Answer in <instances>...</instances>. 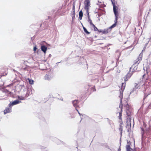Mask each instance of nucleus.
<instances>
[{"mask_svg":"<svg viewBox=\"0 0 151 151\" xmlns=\"http://www.w3.org/2000/svg\"><path fill=\"white\" fill-rule=\"evenodd\" d=\"M119 96L120 98V104L119 106V108L120 109H119L118 108H117V110L116 111V114H119V116H118L119 119L121 120L120 122V124L119 127V130L120 131L121 134L122 133L123 128V124L122 119V113L123 111V105L122 104V99L123 98L122 94Z\"/></svg>","mask_w":151,"mask_h":151,"instance_id":"obj_1","label":"nucleus"},{"mask_svg":"<svg viewBox=\"0 0 151 151\" xmlns=\"http://www.w3.org/2000/svg\"><path fill=\"white\" fill-rule=\"evenodd\" d=\"M132 74L133 73L131 72L130 73H129L124 77V83H122L121 88L119 90V94L118 96V97L120 98H120L119 96L121 94H122L123 96V92L126 86V82L131 77Z\"/></svg>","mask_w":151,"mask_h":151,"instance_id":"obj_2","label":"nucleus"},{"mask_svg":"<svg viewBox=\"0 0 151 151\" xmlns=\"http://www.w3.org/2000/svg\"><path fill=\"white\" fill-rule=\"evenodd\" d=\"M141 133L142 137H148L150 135H151V127H149L148 129H146V131H145L144 129L141 127Z\"/></svg>","mask_w":151,"mask_h":151,"instance_id":"obj_3","label":"nucleus"},{"mask_svg":"<svg viewBox=\"0 0 151 151\" xmlns=\"http://www.w3.org/2000/svg\"><path fill=\"white\" fill-rule=\"evenodd\" d=\"M90 1L91 0H85L84 1V9L86 11V13L88 18H89V11L91 7Z\"/></svg>","mask_w":151,"mask_h":151,"instance_id":"obj_4","label":"nucleus"},{"mask_svg":"<svg viewBox=\"0 0 151 151\" xmlns=\"http://www.w3.org/2000/svg\"><path fill=\"white\" fill-rule=\"evenodd\" d=\"M115 15V20L114 21V23L111 26V27H115L117 24V20L119 15V13L118 12H114Z\"/></svg>","mask_w":151,"mask_h":151,"instance_id":"obj_5","label":"nucleus"},{"mask_svg":"<svg viewBox=\"0 0 151 151\" xmlns=\"http://www.w3.org/2000/svg\"><path fill=\"white\" fill-rule=\"evenodd\" d=\"M12 111V107L8 105V106L6 107L4 111V114H5L7 113H10Z\"/></svg>","mask_w":151,"mask_h":151,"instance_id":"obj_6","label":"nucleus"},{"mask_svg":"<svg viewBox=\"0 0 151 151\" xmlns=\"http://www.w3.org/2000/svg\"><path fill=\"white\" fill-rule=\"evenodd\" d=\"M145 83H143L142 81H141L139 82H138V83H135V88L136 89H139L141 86H142Z\"/></svg>","mask_w":151,"mask_h":151,"instance_id":"obj_7","label":"nucleus"},{"mask_svg":"<svg viewBox=\"0 0 151 151\" xmlns=\"http://www.w3.org/2000/svg\"><path fill=\"white\" fill-rule=\"evenodd\" d=\"M79 102L77 100H75L73 101V106L75 107L77 111L78 112L79 114H80V113L78 112V110L77 109L78 107H79V106L78 105V104Z\"/></svg>","mask_w":151,"mask_h":151,"instance_id":"obj_8","label":"nucleus"},{"mask_svg":"<svg viewBox=\"0 0 151 151\" xmlns=\"http://www.w3.org/2000/svg\"><path fill=\"white\" fill-rule=\"evenodd\" d=\"M135 65L136 64H135L134 63L133 65L130 68V71H131V70H132V71H131L132 73H133L137 69L138 65Z\"/></svg>","mask_w":151,"mask_h":151,"instance_id":"obj_9","label":"nucleus"},{"mask_svg":"<svg viewBox=\"0 0 151 151\" xmlns=\"http://www.w3.org/2000/svg\"><path fill=\"white\" fill-rule=\"evenodd\" d=\"M122 104H123L122 103ZM122 105H123V104H122ZM123 105H124V107L125 108V109H126V112L127 113V115L128 116H130V114L129 113H128V112H127V111L128 110H129V106L128 103L126 101V104H124V105H123Z\"/></svg>","mask_w":151,"mask_h":151,"instance_id":"obj_10","label":"nucleus"},{"mask_svg":"<svg viewBox=\"0 0 151 151\" xmlns=\"http://www.w3.org/2000/svg\"><path fill=\"white\" fill-rule=\"evenodd\" d=\"M114 27H111V26L109 28L106 29H104V30H103V34H107L109 32H111V29Z\"/></svg>","mask_w":151,"mask_h":151,"instance_id":"obj_11","label":"nucleus"},{"mask_svg":"<svg viewBox=\"0 0 151 151\" xmlns=\"http://www.w3.org/2000/svg\"><path fill=\"white\" fill-rule=\"evenodd\" d=\"M21 102V101H19V100H17L14 101L12 102H11L9 104L10 106L12 107L13 106L19 104Z\"/></svg>","mask_w":151,"mask_h":151,"instance_id":"obj_12","label":"nucleus"},{"mask_svg":"<svg viewBox=\"0 0 151 151\" xmlns=\"http://www.w3.org/2000/svg\"><path fill=\"white\" fill-rule=\"evenodd\" d=\"M52 76L51 74H46L44 77L45 80L50 81L52 78Z\"/></svg>","mask_w":151,"mask_h":151,"instance_id":"obj_13","label":"nucleus"},{"mask_svg":"<svg viewBox=\"0 0 151 151\" xmlns=\"http://www.w3.org/2000/svg\"><path fill=\"white\" fill-rule=\"evenodd\" d=\"M142 60V58L141 57H139L137 58L135 60L134 64H137V65H138V64L140 63L141 61Z\"/></svg>","mask_w":151,"mask_h":151,"instance_id":"obj_14","label":"nucleus"},{"mask_svg":"<svg viewBox=\"0 0 151 151\" xmlns=\"http://www.w3.org/2000/svg\"><path fill=\"white\" fill-rule=\"evenodd\" d=\"M89 86H87L85 87L84 89V93H88L89 91Z\"/></svg>","mask_w":151,"mask_h":151,"instance_id":"obj_15","label":"nucleus"},{"mask_svg":"<svg viewBox=\"0 0 151 151\" xmlns=\"http://www.w3.org/2000/svg\"><path fill=\"white\" fill-rule=\"evenodd\" d=\"M41 50L45 53L47 50V47L44 45H42L41 46Z\"/></svg>","mask_w":151,"mask_h":151,"instance_id":"obj_16","label":"nucleus"},{"mask_svg":"<svg viewBox=\"0 0 151 151\" xmlns=\"http://www.w3.org/2000/svg\"><path fill=\"white\" fill-rule=\"evenodd\" d=\"M114 6H113V10L114 12H118V6H116V5H114Z\"/></svg>","mask_w":151,"mask_h":151,"instance_id":"obj_17","label":"nucleus"},{"mask_svg":"<svg viewBox=\"0 0 151 151\" xmlns=\"http://www.w3.org/2000/svg\"><path fill=\"white\" fill-rule=\"evenodd\" d=\"M79 18L80 20L82 19V17L83 16V13L82 10L80 11L79 13Z\"/></svg>","mask_w":151,"mask_h":151,"instance_id":"obj_18","label":"nucleus"},{"mask_svg":"<svg viewBox=\"0 0 151 151\" xmlns=\"http://www.w3.org/2000/svg\"><path fill=\"white\" fill-rule=\"evenodd\" d=\"M127 151H132L133 149H132L129 145H127L126 147Z\"/></svg>","mask_w":151,"mask_h":151,"instance_id":"obj_19","label":"nucleus"},{"mask_svg":"<svg viewBox=\"0 0 151 151\" xmlns=\"http://www.w3.org/2000/svg\"><path fill=\"white\" fill-rule=\"evenodd\" d=\"M83 28L84 30V32L87 34L88 35L90 34V32H88L87 30L83 26Z\"/></svg>","mask_w":151,"mask_h":151,"instance_id":"obj_20","label":"nucleus"},{"mask_svg":"<svg viewBox=\"0 0 151 151\" xmlns=\"http://www.w3.org/2000/svg\"><path fill=\"white\" fill-rule=\"evenodd\" d=\"M88 18V22H89V23H90V24L92 26H93V25H94V24L93 23L92 20L90 19L89 16V18Z\"/></svg>","mask_w":151,"mask_h":151,"instance_id":"obj_21","label":"nucleus"},{"mask_svg":"<svg viewBox=\"0 0 151 151\" xmlns=\"http://www.w3.org/2000/svg\"><path fill=\"white\" fill-rule=\"evenodd\" d=\"M29 80V83L30 84H32L34 83V81L32 80H30L29 78H28Z\"/></svg>","mask_w":151,"mask_h":151,"instance_id":"obj_22","label":"nucleus"},{"mask_svg":"<svg viewBox=\"0 0 151 151\" xmlns=\"http://www.w3.org/2000/svg\"><path fill=\"white\" fill-rule=\"evenodd\" d=\"M92 26L93 28L94 31H98V28L95 26L94 24Z\"/></svg>","mask_w":151,"mask_h":151,"instance_id":"obj_23","label":"nucleus"},{"mask_svg":"<svg viewBox=\"0 0 151 151\" xmlns=\"http://www.w3.org/2000/svg\"><path fill=\"white\" fill-rule=\"evenodd\" d=\"M75 2H73V9H72V10L73 11H75Z\"/></svg>","mask_w":151,"mask_h":151,"instance_id":"obj_24","label":"nucleus"},{"mask_svg":"<svg viewBox=\"0 0 151 151\" xmlns=\"http://www.w3.org/2000/svg\"><path fill=\"white\" fill-rule=\"evenodd\" d=\"M75 11H73V12L72 13V15H73L72 18H74L75 17Z\"/></svg>","mask_w":151,"mask_h":151,"instance_id":"obj_25","label":"nucleus"},{"mask_svg":"<svg viewBox=\"0 0 151 151\" xmlns=\"http://www.w3.org/2000/svg\"><path fill=\"white\" fill-rule=\"evenodd\" d=\"M111 2L112 3V4L113 5V6H114V5H115V0H111Z\"/></svg>","mask_w":151,"mask_h":151,"instance_id":"obj_26","label":"nucleus"},{"mask_svg":"<svg viewBox=\"0 0 151 151\" xmlns=\"http://www.w3.org/2000/svg\"><path fill=\"white\" fill-rule=\"evenodd\" d=\"M18 98L20 100H23L24 99V97L20 98V97L18 96Z\"/></svg>","mask_w":151,"mask_h":151,"instance_id":"obj_27","label":"nucleus"},{"mask_svg":"<svg viewBox=\"0 0 151 151\" xmlns=\"http://www.w3.org/2000/svg\"><path fill=\"white\" fill-rule=\"evenodd\" d=\"M148 96V95H145L144 97L143 98V100H144L147 97V96Z\"/></svg>","mask_w":151,"mask_h":151,"instance_id":"obj_28","label":"nucleus"},{"mask_svg":"<svg viewBox=\"0 0 151 151\" xmlns=\"http://www.w3.org/2000/svg\"><path fill=\"white\" fill-rule=\"evenodd\" d=\"M37 49V48L36 46H35L34 47L33 50L35 51Z\"/></svg>","mask_w":151,"mask_h":151,"instance_id":"obj_29","label":"nucleus"},{"mask_svg":"<svg viewBox=\"0 0 151 151\" xmlns=\"http://www.w3.org/2000/svg\"><path fill=\"white\" fill-rule=\"evenodd\" d=\"M98 32H102L103 33V30H98Z\"/></svg>","mask_w":151,"mask_h":151,"instance_id":"obj_30","label":"nucleus"},{"mask_svg":"<svg viewBox=\"0 0 151 151\" xmlns=\"http://www.w3.org/2000/svg\"><path fill=\"white\" fill-rule=\"evenodd\" d=\"M145 74H144L143 75V76H142V78H145Z\"/></svg>","mask_w":151,"mask_h":151,"instance_id":"obj_31","label":"nucleus"},{"mask_svg":"<svg viewBox=\"0 0 151 151\" xmlns=\"http://www.w3.org/2000/svg\"><path fill=\"white\" fill-rule=\"evenodd\" d=\"M8 93L9 94H11V92H10L9 91H7Z\"/></svg>","mask_w":151,"mask_h":151,"instance_id":"obj_32","label":"nucleus"},{"mask_svg":"<svg viewBox=\"0 0 151 151\" xmlns=\"http://www.w3.org/2000/svg\"><path fill=\"white\" fill-rule=\"evenodd\" d=\"M131 120V119L130 118V127L131 126V123H130Z\"/></svg>","mask_w":151,"mask_h":151,"instance_id":"obj_33","label":"nucleus"},{"mask_svg":"<svg viewBox=\"0 0 151 151\" xmlns=\"http://www.w3.org/2000/svg\"><path fill=\"white\" fill-rule=\"evenodd\" d=\"M96 91V89L95 88H94L93 90V91Z\"/></svg>","mask_w":151,"mask_h":151,"instance_id":"obj_34","label":"nucleus"},{"mask_svg":"<svg viewBox=\"0 0 151 151\" xmlns=\"http://www.w3.org/2000/svg\"><path fill=\"white\" fill-rule=\"evenodd\" d=\"M127 126H128V123L127 124Z\"/></svg>","mask_w":151,"mask_h":151,"instance_id":"obj_35","label":"nucleus"},{"mask_svg":"<svg viewBox=\"0 0 151 151\" xmlns=\"http://www.w3.org/2000/svg\"><path fill=\"white\" fill-rule=\"evenodd\" d=\"M25 61H24V63H25Z\"/></svg>","mask_w":151,"mask_h":151,"instance_id":"obj_36","label":"nucleus"}]
</instances>
